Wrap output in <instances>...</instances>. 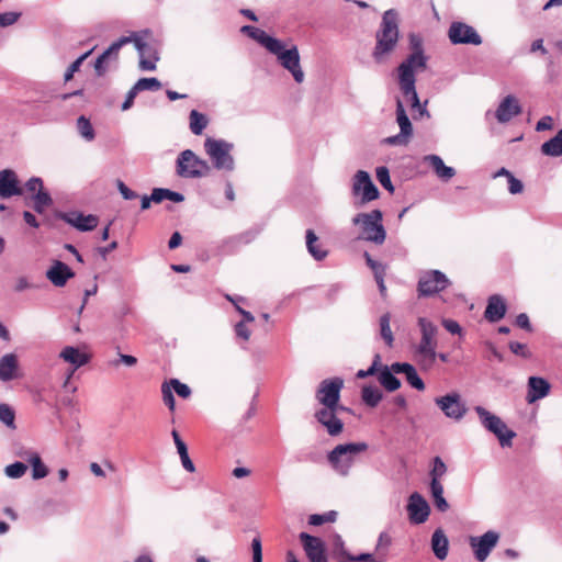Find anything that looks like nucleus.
Segmentation results:
<instances>
[{"label": "nucleus", "mask_w": 562, "mask_h": 562, "mask_svg": "<svg viewBox=\"0 0 562 562\" xmlns=\"http://www.w3.org/2000/svg\"><path fill=\"white\" fill-rule=\"evenodd\" d=\"M499 535L490 530L481 537H471L470 546L473 549L474 557L477 561L483 562L487 559L491 551L496 547Z\"/></svg>", "instance_id": "nucleus-14"}, {"label": "nucleus", "mask_w": 562, "mask_h": 562, "mask_svg": "<svg viewBox=\"0 0 562 562\" xmlns=\"http://www.w3.org/2000/svg\"><path fill=\"white\" fill-rule=\"evenodd\" d=\"M407 512L412 522L423 524L428 519L430 507L426 499L415 492L408 498Z\"/></svg>", "instance_id": "nucleus-18"}, {"label": "nucleus", "mask_w": 562, "mask_h": 562, "mask_svg": "<svg viewBox=\"0 0 562 562\" xmlns=\"http://www.w3.org/2000/svg\"><path fill=\"white\" fill-rule=\"evenodd\" d=\"M204 148L216 169L227 171L233 170L234 159L231 155V144L209 137L205 139Z\"/></svg>", "instance_id": "nucleus-10"}, {"label": "nucleus", "mask_w": 562, "mask_h": 562, "mask_svg": "<svg viewBox=\"0 0 562 562\" xmlns=\"http://www.w3.org/2000/svg\"><path fill=\"white\" fill-rule=\"evenodd\" d=\"M33 201H34L33 209L37 213H43L53 203L50 195L44 190H40V192H37L33 196Z\"/></svg>", "instance_id": "nucleus-44"}, {"label": "nucleus", "mask_w": 562, "mask_h": 562, "mask_svg": "<svg viewBox=\"0 0 562 562\" xmlns=\"http://www.w3.org/2000/svg\"><path fill=\"white\" fill-rule=\"evenodd\" d=\"M448 538L441 529H437L431 537V548L439 560H445L448 554Z\"/></svg>", "instance_id": "nucleus-30"}, {"label": "nucleus", "mask_w": 562, "mask_h": 562, "mask_svg": "<svg viewBox=\"0 0 562 562\" xmlns=\"http://www.w3.org/2000/svg\"><path fill=\"white\" fill-rule=\"evenodd\" d=\"M355 225H360V238L382 245L385 240L386 233L382 225V212L373 210L369 213H359L352 218Z\"/></svg>", "instance_id": "nucleus-5"}, {"label": "nucleus", "mask_w": 562, "mask_h": 562, "mask_svg": "<svg viewBox=\"0 0 562 562\" xmlns=\"http://www.w3.org/2000/svg\"><path fill=\"white\" fill-rule=\"evenodd\" d=\"M134 87L138 92L144 90H159L161 83L157 78H140Z\"/></svg>", "instance_id": "nucleus-47"}, {"label": "nucleus", "mask_w": 562, "mask_h": 562, "mask_svg": "<svg viewBox=\"0 0 562 562\" xmlns=\"http://www.w3.org/2000/svg\"><path fill=\"white\" fill-rule=\"evenodd\" d=\"M426 160L429 161L436 175L442 180H449L456 175L454 169L446 166L443 160L437 155H429L426 157Z\"/></svg>", "instance_id": "nucleus-32"}, {"label": "nucleus", "mask_w": 562, "mask_h": 562, "mask_svg": "<svg viewBox=\"0 0 562 562\" xmlns=\"http://www.w3.org/2000/svg\"><path fill=\"white\" fill-rule=\"evenodd\" d=\"M349 412L350 409L342 404L318 407L315 409L314 418L330 437H338L345 429V424L340 415L341 413Z\"/></svg>", "instance_id": "nucleus-6"}, {"label": "nucleus", "mask_w": 562, "mask_h": 562, "mask_svg": "<svg viewBox=\"0 0 562 562\" xmlns=\"http://www.w3.org/2000/svg\"><path fill=\"white\" fill-rule=\"evenodd\" d=\"M74 277V271L59 260H55L52 267L46 271V278L58 288L64 286L67 281Z\"/></svg>", "instance_id": "nucleus-23"}, {"label": "nucleus", "mask_w": 562, "mask_h": 562, "mask_svg": "<svg viewBox=\"0 0 562 562\" xmlns=\"http://www.w3.org/2000/svg\"><path fill=\"white\" fill-rule=\"evenodd\" d=\"M77 128L85 139L90 142L94 138V130L86 116L81 115L78 117Z\"/></svg>", "instance_id": "nucleus-45"}, {"label": "nucleus", "mask_w": 562, "mask_h": 562, "mask_svg": "<svg viewBox=\"0 0 562 562\" xmlns=\"http://www.w3.org/2000/svg\"><path fill=\"white\" fill-rule=\"evenodd\" d=\"M161 394L164 403L168 406V408L171 412H173L176 407V402L172 394V390L167 382L162 383L161 385Z\"/></svg>", "instance_id": "nucleus-55"}, {"label": "nucleus", "mask_w": 562, "mask_h": 562, "mask_svg": "<svg viewBox=\"0 0 562 562\" xmlns=\"http://www.w3.org/2000/svg\"><path fill=\"white\" fill-rule=\"evenodd\" d=\"M283 69L289 70L296 83L304 81L305 75L301 67L299 50L295 46L285 48L283 45Z\"/></svg>", "instance_id": "nucleus-20"}, {"label": "nucleus", "mask_w": 562, "mask_h": 562, "mask_svg": "<svg viewBox=\"0 0 562 562\" xmlns=\"http://www.w3.org/2000/svg\"><path fill=\"white\" fill-rule=\"evenodd\" d=\"M364 258H366L367 265L373 271L374 278L385 277V270L386 269H385L384 265H382L381 262H378L374 259H372V257L368 252H364Z\"/></svg>", "instance_id": "nucleus-52"}, {"label": "nucleus", "mask_w": 562, "mask_h": 562, "mask_svg": "<svg viewBox=\"0 0 562 562\" xmlns=\"http://www.w3.org/2000/svg\"><path fill=\"white\" fill-rule=\"evenodd\" d=\"M179 456H180V460H181V463H182V467L190 473H193L195 472V467L192 462V460L190 459L189 457V453H188V448L187 447H180V449L177 450Z\"/></svg>", "instance_id": "nucleus-56"}, {"label": "nucleus", "mask_w": 562, "mask_h": 562, "mask_svg": "<svg viewBox=\"0 0 562 562\" xmlns=\"http://www.w3.org/2000/svg\"><path fill=\"white\" fill-rule=\"evenodd\" d=\"M20 16L16 12H5L0 14V26H9L13 24Z\"/></svg>", "instance_id": "nucleus-63"}, {"label": "nucleus", "mask_w": 562, "mask_h": 562, "mask_svg": "<svg viewBox=\"0 0 562 562\" xmlns=\"http://www.w3.org/2000/svg\"><path fill=\"white\" fill-rule=\"evenodd\" d=\"M235 334L244 341H247L250 338V330L245 322H239L235 325Z\"/></svg>", "instance_id": "nucleus-58"}, {"label": "nucleus", "mask_w": 562, "mask_h": 562, "mask_svg": "<svg viewBox=\"0 0 562 562\" xmlns=\"http://www.w3.org/2000/svg\"><path fill=\"white\" fill-rule=\"evenodd\" d=\"M507 306L504 299L501 295L494 294L488 297L484 317L491 323H496L505 316Z\"/></svg>", "instance_id": "nucleus-25"}, {"label": "nucleus", "mask_w": 562, "mask_h": 562, "mask_svg": "<svg viewBox=\"0 0 562 562\" xmlns=\"http://www.w3.org/2000/svg\"><path fill=\"white\" fill-rule=\"evenodd\" d=\"M409 135L404 134L403 132H400V134L395 136L387 137L385 139V143L389 145H406L409 140Z\"/></svg>", "instance_id": "nucleus-61"}, {"label": "nucleus", "mask_w": 562, "mask_h": 562, "mask_svg": "<svg viewBox=\"0 0 562 562\" xmlns=\"http://www.w3.org/2000/svg\"><path fill=\"white\" fill-rule=\"evenodd\" d=\"M18 357L14 353H7L0 359V380L11 381L20 375Z\"/></svg>", "instance_id": "nucleus-27"}, {"label": "nucleus", "mask_w": 562, "mask_h": 562, "mask_svg": "<svg viewBox=\"0 0 562 562\" xmlns=\"http://www.w3.org/2000/svg\"><path fill=\"white\" fill-rule=\"evenodd\" d=\"M552 128H553V119L550 115H546V116L541 117L536 125V131H538V132L548 131V130H552Z\"/></svg>", "instance_id": "nucleus-64"}, {"label": "nucleus", "mask_w": 562, "mask_h": 562, "mask_svg": "<svg viewBox=\"0 0 562 562\" xmlns=\"http://www.w3.org/2000/svg\"><path fill=\"white\" fill-rule=\"evenodd\" d=\"M475 412L482 423V425L491 432H493L502 447H512L513 439L516 437V432L510 430L507 425L496 415L490 413L482 406H476Z\"/></svg>", "instance_id": "nucleus-8"}, {"label": "nucleus", "mask_w": 562, "mask_h": 562, "mask_svg": "<svg viewBox=\"0 0 562 562\" xmlns=\"http://www.w3.org/2000/svg\"><path fill=\"white\" fill-rule=\"evenodd\" d=\"M190 130L194 135H201L203 130L207 126V117L196 110L190 112Z\"/></svg>", "instance_id": "nucleus-36"}, {"label": "nucleus", "mask_w": 562, "mask_h": 562, "mask_svg": "<svg viewBox=\"0 0 562 562\" xmlns=\"http://www.w3.org/2000/svg\"><path fill=\"white\" fill-rule=\"evenodd\" d=\"M541 151L543 155L551 157L562 155V128L554 137L542 144Z\"/></svg>", "instance_id": "nucleus-34"}, {"label": "nucleus", "mask_w": 562, "mask_h": 562, "mask_svg": "<svg viewBox=\"0 0 562 562\" xmlns=\"http://www.w3.org/2000/svg\"><path fill=\"white\" fill-rule=\"evenodd\" d=\"M396 121L400 125L401 132H403L406 135L412 136V134H413L412 123L405 112V109H404L401 100H397V103H396Z\"/></svg>", "instance_id": "nucleus-38"}, {"label": "nucleus", "mask_w": 562, "mask_h": 562, "mask_svg": "<svg viewBox=\"0 0 562 562\" xmlns=\"http://www.w3.org/2000/svg\"><path fill=\"white\" fill-rule=\"evenodd\" d=\"M306 247L308 252L316 260H323L328 254V251L323 248L322 244L319 243V238L312 229L306 231Z\"/></svg>", "instance_id": "nucleus-31"}, {"label": "nucleus", "mask_w": 562, "mask_h": 562, "mask_svg": "<svg viewBox=\"0 0 562 562\" xmlns=\"http://www.w3.org/2000/svg\"><path fill=\"white\" fill-rule=\"evenodd\" d=\"M121 363H123V364H125L127 367H134L137 363V358L134 357V356L120 353L119 355V359L114 360L112 362V366L113 367H119Z\"/></svg>", "instance_id": "nucleus-59"}, {"label": "nucleus", "mask_w": 562, "mask_h": 562, "mask_svg": "<svg viewBox=\"0 0 562 562\" xmlns=\"http://www.w3.org/2000/svg\"><path fill=\"white\" fill-rule=\"evenodd\" d=\"M550 383L540 376H530L527 384L526 401L532 404L550 393Z\"/></svg>", "instance_id": "nucleus-22"}, {"label": "nucleus", "mask_w": 562, "mask_h": 562, "mask_svg": "<svg viewBox=\"0 0 562 562\" xmlns=\"http://www.w3.org/2000/svg\"><path fill=\"white\" fill-rule=\"evenodd\" d=\"M15 414L8 404H0V420L10 428H15L14 425Z\"/></svg>", "instance_id": "nucleus-48"}, {"label": "nucleus", "mask_w": 562, "mask_h": 562, "mask_svg": "<svg viewBox=\"0 0 562 562\" xmlns=\"http://www.w3.org/2000/svg\"><path fill=\"white\" fill-rule=\"evenodd\" d=\"M92 49L85 53L83 55H81L80 57H78L67 69V71L65 72V81H69L72 79L74 77V74L76 71L79 70L81 64L83 63V60L91 54Z\"/></svg>", "instance_id": "nucleus-53"}, {"label": "nucleus", "mask_w": 562, "mask_h": 562, "mask_svg": "<svg viewBox=\"0 0 562 562\" xmlns=\"http://www.w3.org/2000/svg\"><path fill=\"white\" fill-rule=\"evenodd\" d=\"M252 562H262V548L259 538H254L251 541Z\"/></svg>", "instance_id": "nucleus-57"}, {"label": "nucleus", "mask_w": 562, "mask_h": 562, "mask_svg": "<svg viewBox=\"0 0 562 562\" xmlns=\"http://www.w3.org/2000/svg\"><path fill=\"white\" fill-rule=\"evenodd\" d=\"M154 203H161L164 200L173 202H182L184 196L181 193L171 191L169 189L156 188L153 190Z\"/></svg>", "instance_id": "nucleus-37"}, {"label": "nucleus", "mask_w": 562, "mask_h": 562, "mask_svg": "<svg viewBox=\"0 0 562 562\" xmlns=\"http://www.w3.org/2000/svg\"><path fill=\"white\" fill-rule=\"evenodd\" d=\"M300 541L310 562H328L324 541L315 536L301 532Z\"/></svg>", "instance_id": "nucleus-13"}, {"label": "nucleus", "mask_w": 562, "mask_h": 562, "mask_svg": "<svg viewBox=\"0 0 562 562\" xmlns=\"http://www.w3.org/2000/svg\"><path fill=\"white\" fill-rule=\"evenodd\" d=\"M176 171L181 178H201L210 175L211 166L191 149H186L177 158Z\"/></svg>", "instance_id": "nucleus-7"}, {"label": "nucleus", "mask_w": 562, "mask_h": 562, "mask_svg": "<svg viewBox=\"0 0 562 562\" xmlns=\"http://www.w3.org/2000/svg\"><path fill=\"white\" fill-rule=\"evenodd\" d=\"M366 442H350L336 446L328 454L327 460L330 467L340 475H347L359 453L366 452Z\"/></svg>", "instance_id": "nucleus-3"}, {"label": "nucleus", "mask_w": 562, "mask_h": 562, "mask_svg": "<svg viewBox=\"0 0 562 562\" xmlns=\"http://www.w3.org/2000/svg\"><path fill=\"white\" fill-rule=\"evenodd\" d=\"M391 369L395 373H404L407 382L416 390L423 391L425 389L423 380L418 376L416 369L412 364L395 362Z\"/></svg>", "instance_id": "nucleus-28"}, {"label": "nucleus", "mask_w": 562, "mask_h": 562, "mask_svg": "<svg viewBox=\"0 0 562 562\" xmlns=\"http://www.w3.org/2000/svg\"><path fill=\"white\" fill-rule=\"evenodd\" d=\"M167 383L180 397L188 398L191 395V389L187 384L181 383L178 379H171Z\"/></svg>", "instance_id": "nucleus-51"}, {"label": "nucleus", "mask_w": 562, "mask_h": 562, "mask_svg": "<svg viewBox=\"0 0 562 562\" xmlns=\"http://www.w3.org/2000/svg\"><path fill=\"white\" fill-rule=\"evenodd\" d=\"M391 315L385 313L380 317V335L389 347L393 346L394 337L390 327Z\"/></svg>", "instance_id": "nucleus-41"}, {"label": "nucleus", "mask_w": 562, "mask_h": 562, "mask_svg": "<svg viewBox=\"0 0 562 562\" xmlns=\"http://www.w3.org/2000/svg\"><path fill=\"white\" fill-rule=\"evenodd\" d=\"M23 188L20 186L18 175L12 169L0 171V198L9 199L15 195H22Z\"/></svg>", "instance_id": "nucleus-19"}, {"label": "nucleus", "mask_w": 562, "mask_h": 562, "mask_svg": "<svg viewBox=\"0 0 562 562\" xmlns=\"http://www.w3.org/2000/svg\"><path fill=\"white\" fill-rule=\"evenodd\" d=\"M352 194L360 195V204H366L379 198V190L367 171L359 170L353 177Z\"/></svg>", "instance_id": "nucleus-12"}, {"label": "nucleus", "mask_w": 562, "mask_h": 562, "mask_svg": "<svg viewBox=\"0 0 562 562\" xmlns=\"http://www.w3.org/2000/svg\"><path fill=\"white\" fill-rule=\"evenodd\" d=\"M507 180H508V191L512 194H518V193L522 192L524 184L519 179L515 178L514 175L510 176Z\"/></svg>", "instance_id": "nucleus-60"}, {"label": "nucleus", "mask_w": 562, "mask_h": 562, "mask_svg": "<svg viewBox=\"0 0 562 562\" xmlns=\"http://www.w3.org/2000/svg\"><path fill=\"white\" fill-rule=\"evenodd\" d=\"M418 325L420 327L422 338L415 349L414 358L422 369L428 370L435 364L437 358L436 336L438 329L434 323L424 317L418 319Z\"/></svg>", "instance_id": "nucleus-2"}, {"label": "nucleus", "mask_w": 562, "mask_h": 562, "mask_svg": "<svg viewBox=\"0 0 562 562\" xmlns=\"http://www.w3.org/2000/svg\"><path fill=\"white\" fill-rule=\"evenodd\" d=\"M392 544V537L389 532H381L378 538V542L375 546V553L382 557L383 560H386L389 549Z\"/></svg>", "instance_id": "nucleus-43"}, {"label": "nucleus", "mask_w": 562, "mask_h": 562, "mask_svg": "<svg viewBox=\"0 0 562 562\" xmlns=\"http://www.w3.org/2000/svg\"><path fill=\"white\" fill-rule=\"evenodd\" d=\"M130 42H132L131 37H121L97 58L94 68L99 76H102L104 74L103 63L112 55L116 56L121 47Z\"/></svg>", "instance_id": "nucleus-29"}, {"label": "nucleus", "mask_w": 562, "mask_h": 562, "mask_svg": "<svg viewBox=\"0 0 562 562\" xmlns=\"http://www.w3.org/2000/svg\"><path fill=\"white\" fill-rule=\"evenodd\" d=\"M337 512L329 510L325 514H313L308 517V524L311 526H321L325 522H334L337 519Z\"/></svg>", "instance_id": "nucleus-46"}, {"label": "nucleus", "mask_w": 562, "mask_h": 562, "mask_svg": "<svg viewBox=\"0 0 562 562\" xmlns=\"http://www.w3.org/2000/svg\"><path fill=\"white\" fill-rule=\"evenodd\" d=\"M430 493L432 496L434 505L439 512H447L449 509V504L443 497V486H430Z\"/></svg>", "instance_id": "nucleus-42"}, {"label": "nucleus", "mask_w": 562, "mask_h": 562, "mask_svg": "<svg viewBox=\"0 0 562 562\" xmlns=\"http://www.w3.org/2000/svg\"><path fill=\"white\" fill-rule=\"evenodd\" d=\"M379 382L390 392L396 391L401 386L400 380L389 370L387 367H384L380 372Z\"/></svg>", "instance_id": "nucleus-39"}, {"label": "nucleus", "mask_w": 562, "mask_h": 562, "mask_svg": "<svg viewBox=\"0 0 562 562\" xmlns=\"http://www.w3.org/2000/svg\"><path fill=\"white\" fill-rule=\"evenodd\" d=\"M25 189L29 192H40V190H43V181L41 178L33 177L25 183Z\"/></svg>", "instance_id": "nucleus-62"}, {"label": "nucleus", "mask_w": 562, "mask_h": 562, "mask_svg": "<svg viewBox=\"0 0 562 562\" xmlns=\"http://www.w3.org/2000/svg\"><path fill=\"white\" fill-rule=\"evenodd\" d=\"M449 38L453 44L480 45L482 43V38L476 31L462 22H453L450 25Z\"/></svg>", "instance_id": "nucleus-16"}, {"label": "nucleus", "mask_w": 562, "mask_h": 562, "mask_svg": "<svg viewBox=\"0 0 562 562\" xmlns=\"http://www.w3.org/2000/svg\"><path fill=\"white\" fill-rule=\"evenodd\" d=\"M450 285L448 278L439 270L424 272L417 285L419 296H432Z\"/></svg>", "instance_id": "nucleus-11"}, {"label": "nucleus", "mask_w": 562, "mask_h": 562, "mask_svg": "<svg viewBox=\"0 0 562 562\" xmlns=\"http://www.w3.org/2000/svg\"><path fill=\"white\" fill-rule=\"evenodd\" d=\"M521 109L517 99L513 95H507L496 110V119L501 123H506L518 115Z\"/></svg>", "instance_id": "nucleus-26"}, {"label": "nucleus", "mask_w": 562, "mask_h": 562, "mask_svg": "<svg viewBox=\"0 0 562 562\" xmlns=\"http://www.w3.org/2000/svg\"><path fill=\"white\" fill-rule=\"evenodd\" d=\"M59 356L64 361L70 363L74 367L69 378L78 368L87 364L91 359L90 353L81 351L79 348L71 346L65 347Z\"/></svg>", "instance_id": "nucleus-24"}, {"label": "nucleus", "mask_w": 562, "mask_h": 562, "mask_svg": "<svg viewBox=\"0 0 562 562\" xmlns=\"http://www.w3.org/2000/svg\"><path fill=\"white\" fill-rule=\"evenodd\" d=\"M26 460L32 467V477L34 480L43 479L48 474V469L37 452H29Z\"/></svg>", "instance_id": "nucleus-33"}, {"label": "nucleus", "mask_w": 562, "mask_h": 562, "mask_svg": "<svg viewBox=\"0 0 562 562\" xmlns=\"http://www.w3.org/2000/svg\"><path fill=\"white\" fill-rule=\"evenodd\" d=\"M361 397L368 406L375 407L382 398V393L375 386H363Z\"/></svg>", "instance_id": "nucleus-40"}, {"label": "nucleus", "mask_w": 562, "mask_h": 562, "mask_svg": "<svg viewBox=\"0 0 562 562\" xmlns=\"http://www.w3.org/2000/svg\"><path fill=\"white\" fill-rule=\"evenodd\" d=\"M344 380L339 376L324 379L315 390V401L318 407L340 405V394Z\"/></svg>", "instance_id": "nucleus-9"}, {"label": "nucleus", "mask_w": 562, "mask_h": 562, "mask_svg": "<svg viewBox=\"0 0 562 562\" xmlns=\"http://www.w3.org/2000/svg\"><path fill=\"white\" fill-rule=\"evenodd\" d=\"M435 402L448 418L461 419L467 413L465 404L461 401L459 393L437 397Z\"/></svg>", "instance_id": "nucleus-15"}, {"label": "nucleus", "mask_w": 562, "mask_h": 562, "mask_svg": "<svg viewBox=\"0 0 562 562\" xmlns=\"http://www.w3.org/2000/svg\"><path fill=\"white\" fill-rule=\"evenodd\" d=\"M397 38L396 13L393 10H389L383 15L382 30L376 35L378 42L373 52V57L376 61H382L384 56L394 49Z\"/></svg>", "instance_id": "nucleus-4"}, {"label": "nucleus", "mask_w": 562, "mask_h": 562, "mask_svg": "<svg viewBox=\"0 0 562 562\" xmlns=\"http://www.w3.org/2000/svg\"><path fill=\"white\" fill-rule=\"evenodd\" d=\"M510 351L519 357L525 359H529L531 357V352L526 344H521L518 341H510L508 345Z\"/></svg>", "instance_id": "nucleus-54"}, {"label": "nucleus", "mask_w": 562, "mask_h": 562, "mask_svg": "<svg viewBox=\"0 0 562 562\" xmlns=\"http://www.w3.org/2000/svg\"><path fill=\"white\" fill-rule=\"evenodd\" d=\"M447 472V465L442 461L440 457H435L432 460V468L429 472L430 475V486L442 485L440 480Z\"/></svg>", "instance_id": "nucleus-35"}, {"label": "nucleus", "mask_w": 562, "mask_h": 562, "mask_svg": "<svg viewBox=\"0 0 562 562\" xmlns=\"http://www.w3.org/2000/svg\"><path fill=\"white\" fill-rule=\"evenodd\" d=\"M59 217L81 232L94 229L99 222L95 215H83L79 212L61 213Z\"/></svg>", "instance_id": "nucleus-21"}, {"label": "nucleus", "mask_w": 562, "mask_h": 562, "mask_svg": "<svg viewBox=\"0 0 562 562\" xmlns=\"http://www.w3.org/2000/svg\"><path fill=\"white\" fill-rule=\"evenodd\" d=\"M376 179L379 180L383 188H385L390 192H393L394 188L391 182L389 169L386 167L376 168Z\"/></svg>", "instance_id": "nucleus-50"}, {"label": "nucleus", "mask_w": 562, "mask_h": 562, "mask_svg": "<svg viewBox=\"0 0 562 562\" xmlns=\"http://www.w3.org/2000/svg\"><path fill=\"white\" fill-rule=\"evenodd\" d=\"M27 465L23 462H14L5 467L4 472L11 479H19L25 474Z\"/></svg>", "instance_id": "nucleus-49"}, {"label": "nucleus", "mask_w": 562, "mask_h": 562, "mask_svg": "<svg viewBox=\"0 0 562 562\" xmlns=\"http://www.w3.org/2000/svg\"><path fill=\"white\" fill-rule=\"evenodd\" d=\"M240 32L261 44L270 53L274 54L278 59H281V42L269 36L265 31L251 25H244Z\"/></svg>", "instance_id": "nucleus-17"}, {"label": "nucleus", "mask_w": 562, "mask_h": 562, "mask_svg": "<svg viewBox=\"0 0 562 562\" xmlns=\"http://www.w3.org/2000/svg\"><path fill=\"white\" fill-rule=\"evenodd\" d=\"M412 45L414 52L398 67L400 87L406 102L411 104L412 109H416L419 114L423 115L426 112V109L419 102L415 89L414 72L426 68V58L423 54L420 43L415 40V36H412Z\"/></svg>", "instance_id": "nucleus-1"}]
</instances>
